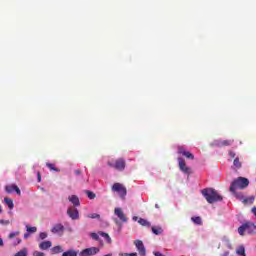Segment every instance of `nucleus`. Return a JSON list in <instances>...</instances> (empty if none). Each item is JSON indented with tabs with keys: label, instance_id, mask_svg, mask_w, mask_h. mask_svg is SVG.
I'll list each match as a JSON object with an SVG mask.
<instances>
[{
	"label": "nucleus",
	"instance_id": "obj_1",
	"mask_svg": "<svg viewBox=\"0 0 256 256\" xmlns=\"http://www.w3.org/2000/svg\"><path fill=\"white\" fill-rule=\"evenodd\" d=\"M203 197L206 199L207 203L213 204L217 201H223V196L217 193V190L213 188H206L201 191Z\"/></svg>",
	"mask_w": 256,
	"mask_h": 256
},
{
	"label": "nucleus",
	"instance_id": "obj_2",
	"mask_svg": "<svg viewBox=\"0 0 256 256\" xmlns=\"http://www.w3.org/2000/svg\"><path fill=\"white\" fill-rule=\"evenodd\" d=\"M247 187H249V179L245 177H238L232 181L230 185V192H235L237 189H247Z\"/></svg>",
	"mask_w": 256,
	"mask_h": 256
},
{
	"label": "nucleus",
	"instance_id": "obj_3",
	"mask_svg": "<svg viewBox=\"0 0 256 256\" xmlns=\"http://www.w3.org/2000/svg\"><path fill=\"white\" fill-rule=\"evenodd\" d=\"M238 233L241 237L245 236V233H248V235H256V225L251 222H246L238 228Z\"/></svg>",
	"mask_w": 256,
	"mask_h": 256
},
{
	"label": "nucleus",
	"instance_id": "obj_4",
	"mask_svg": "<svg viewBox=\"0 0 256 256\" xmlns=\"http://www.w3.org/2000/svg\"><path fill=\"white\" fill-rule=\"evenodd\" d=\"M107 165L112 169H116V171H125V167H127V162L125 161V158H118L114 162L108 161Z\"/></svg>",
	"mask_w": 256,
	"mask_h": 256
},
{
	"label": "nucleus",
	"instance_id": "obj_5",
	"mask_svg": "<svg viewBox=\"0 0 256 256\" xmlns=\"http://www.w3.org/2000/svg\"><path fill=\"white\" fill-rule=\"evenodd\" d=\"M112 191L118 193L121 199H125L127 195V188H125V186H123L121 183H114L112 186Z\"/></svg>",
	"mask_w": 256,
	"mask_h": 256
},
{
	"label": "nucleus",
	"instance_id": "obj_6",
	"mask_svg": "<svg viewBox=\"0 0 256 256\" xmlns=\"http://www.w3.org/2000/svg\"><path fill=\"white\" fill-rule=\"evenodd\" d=\"M178 167L182 173L185 175H191V168L187 166V163H185V159L183 158H178Z\"/></svg>",
	"mask_w": 256,
	"mask_h": 256
},
{
	"label": "nucleus",
	"instance_id": "obj_7",
	"mask_svg": "<svg viewBox=\"0 0 256 256\" xmlns=\"http://www.w3.org/2000/svg\"><path fill=\"white\" fill-rule=\"evenodd\" d=\"M114 215H116V217H118V219H119V221H121V223H127V221H129V218H127V215L125 214V212H123L122 208H115Z\"/></svg>",
	"mask_w": 256,
	"mask_h": 256
},
{
	"label": "nucleus",
	"instance_id": "obj_8",
	"mask_svg": "<svg viewBox=\"0 0 256 256\" xmlns=\"http://www.w3.org/2000/svg\"><path fill=\"white\" fill-rule=\"evenodd\" d=\"M178 155H183V157H186V159H191L192 161L195 159L193 153L187 151V149L183 146H178Z\"/></svg>",
	"mask_w": 256,
	"mask_h": 256
},
{
	"label": "nucleus",
	"instance_id": "obj_9",
	"mask_svg": "<svg viewBox=\"0 0 256 256\" xmlns=\"http://www.w3.org/2000/svg\"><path fill=\"white\" fill-rule=\"evenodd\" d=\"M134 245L137 248V251L139 252L140 256H145L146 255L145 245L143 244V241L135 240Z\"/></svg>",
	"mask_w": 256,
	"mask_h": 256
},
{
	"label": "nucleus",
	"instance_id": "obj_10",
	"mask_svg": "<svg viewBox=\"0 0 256 256\" xmlns=\"http://www.w3.org/2000/svg\"><path fill=\"white\" fill-rule=\"evenodd\" d=\"M67 215L73 219V221L79 219V210H77L75 207H70L67 210Z\"/></svg>",
	"mask_w": 256,
	"mask_h": 256
},
{
	"label": "nucleus",
	"instance_id": "obj_11",
	"mask_svg": "<svg viewBox=\"0 0 256 256\" xmlns=\"http://www.w3.org/2000/svg\"><path fill=\"white\" fill-rule=\"evenodd\" d=\"M5 191L6 193H13L15 191L17 195H21V189L15 184L5 186Z\"/></svg>",
	"mask_w": 256,
	"mask_h": 256
},
{
	"label": "nucleus",
	"instance_id": "obj_12",
	"mask_svg": "<svg viewBox=\"0 0 256 256\" xmlns=\"http://www.w3.org/2000/svg\"><path fill=\"white\" fill-rule=\"evenodd\" d=\"M87 256H93L97 255L99 253L100 249L99 247H90L82 250Z\"/></svg>",
	"mask_w": 256,
	"mask_h": 256
},
{
	"label": "nucleus",
	"instance_id": "obj_13",
	"mask_svg": "<svg viewBox=\"0 0 256 256\" xmlns=\"http://www.w3.org/2000/svg\"><path fill=\"white\" fill-rule=\"evenodd\" d=\"M53 247V243L51 241H43L39 244V249L42 251H47V249H51Z\"/></svg>",
	"mask_w": 256,
	"mask_h": 256
},
{
	"label": "nucleus",
	"instance_id": "obj_14",
	"mask_svg": "<svg viewBox=\"0 0 256 256\" xmlns=\"http://www.w3.org/2000/svg\"><path fill=\"white\" fill-rule=\"evenodd\" d=\"M68 201H70L74 207H79V205H81V201H79V197L77 195L69 196Z\"/></svg>",
	"mask_w": 256,
	"mask_h": 256
},
{
	"label": "nucleus",
	"instance_id": "obj_15",
	"mask_svg": "<svg viewBox=\"0 0 256 256\" xmlns=\"http://www.w3.org/2000/svg\"><path fill=\"white\" fill-rule=\"evenodd\" d=\"M63 231H65V226H63V224H56L51 229V232L54 233V234L63 233Z\"/></svg>",
	"mask_w": 256,
	"mask_h": 256
},
{
	"label": "nucleus",
	"instance_id": "obj_16",
	"mask_svg": "<svg viewBox=\"0 0 256 256\" xmlns=\"http://www.w3.org/2000/svg\"><path fill=\"white\" fill-rule=\"evenodd\" d=\"M231 193L234 195V197H236V199H238L242 203L245 200V196L243 195V192H237V190H234V192H231Z\"/></svg>",
	"mask_w": 256,
	"mask_h": 256
},
{
	"label": "nucleus",
	"instance_id": "obj_17",
	"mask_svg": "<svg viewBox=\"0 0 256 256\" xmlns=\"http://www.w3.org/2000/svg\"><path fill=\"white\" fill-rule=\"evenodd\" d=\"M52 255H59V253H63V247L61 246H54L51 248Z\"/></svg>",
	"mask_w": 256,
	"mask_h": 256
},
{
	"label": "nucleus",
	"instance_id": "obj_18",
	"mask_svg": "<svg viewBox=\"0 0 256 256\" xmlns=\"http://www.w3.org/2000/svg\"><path fill=\"white\" fill-rule=\"evenodd\" d=\"M234 140H223L218 143L219 147H229L233 145Z\"/></svg>",
	"mask_w": 256,
	"mask_h": 256
},
{
	"label": "nucleus",
	"instance_id": "obj_19",
	"mask_svg": "<svg viewBox=\"0 0 256 256\" xmlns=\"http://www.w3.org/2000/svg\"><path fill=\"white\" fill-rule=\"evenodd\" d=\"M152 233H154V235H161L163 233V228L160 226H153Z\"/></svg>",
	"mask_w": 256,
	"mask_h": 256
},
{
	"label": "nucleus",
	"instance_id": "obj_20",
	"mask_svg": "<svg viewBox=\"0 0 256 256\" xmlns=\"http://www.w3.org/2000/svg\"><path fill=\"white\" fill-rule=\"evenodd\" d=\"M191 221H193L195 225H203V220L199 216L192 217Z\"/></svg>",
	"mask_w": 256,
	"mask_h": 256
},
{
	"label": "nucleus",
	"instance_id": "obj_21",
	"mask_svg": "<svg viewBox=\"0 0 256 256\" xmlns=\"http://www.w3.org/2000/svg\"><path fill=\"white\" fill-rule=\"evenodd\" d=\"M4 202L6 203L9 209H13V207H15V204H13V200L8 197L4 198Z\"/></svg>",
	"mask_w": 256,
	"mask_h": 256
},
{
	"label": "nucleus",
	"instance_id": "obj_22",
	"mask_svg": "<svg viewBox=\"0 0 256 256\" xmlns=\"http://www.w3.org/2000/svg\"><path fill=\"white\" fill-rule=\"evenodd\" d=\"M254 201H255V197L254 196H250L248 198H244L242 203H244V205H247V204L253 205Z\"/></svg>",
	"mask_w": 256,
	"mask_h": 256
},
{
	"label": "nucleus",
	"instance_id": "obj_23",
	"mask_svg": "<svg viewBox=\"0 0 256 256\" xmlns=\"http://www.w3.org/2000/svg\"><path fill=\"white\" fill-rule=\"evenodd\" d=\"M138 223L143 227H151V222L147 221L146 219L140 218Z\"/></svg>",
	"mask_w": 256,
	"mask_h": 256
},
{
	"label": "nucleus",
	"instance_id": "obj_24",
	"mask_svg": "<svg viewBox=\"0 0 256 256\" xmlns=\"http://www.w3.org/2000/svg\"><path fill=\"white\" fill-rule=\"evenodd\" d=\"M233 165H234L235 169H241L242 164H241V161L239 160V157H236L234 159Z\"/></svg>",
	"mask_w": 256,
	"mask_h": 256
},
{
	"label": "nucleus",
	"instance_id": "obj_25",
	"mask_svg": "<svg viewBox=\"0 0 256 256\" xmlns=\"http://www.w3.org/2000/svg\"><path fill=\"white\" fill-rule=\"evenodd\" d=\"M62 256H77V251L70 249L62 254Z\"/></svg>",
	"mask_w": 256,
	"mask_h": 256
},
{
	"label": "nucleus",
	"instance_id": "obj_26",
	"mask_svg": "<svg viewBox=\"0 0 256 256\" xmlns=\"http://www.w3.org/2000/svg\"><path fill=\"white\" fill-rule=\"evenodd\" d=\"M46 166L50 171H55L56 173H59L61 171L59 168L55 167V164L47 163Z\"/></svg>",
	"mask_w": 256,
	"mask_h": 256
},
{
	"label": "nucleus",
	"instance_id": "obj_27",
	"mask_svg": "<svg viewBox=\"0 0 256 256\" xmlns=\"http://www.w3.org/2000/svg\"><path fill=\"white\" fill-rule=\"evenodd\" d=\"M98 235H100L101 237H104L107 243H111V237L109 236V234L105 232H98Z\"/></svg>",
	"mask_w": 256,
	"mask_h": 256
},
{
	"label": "nucleus",
	"instance_id": "obj_28",
	"mask_svg": "<svg viewBox=\"0 0 256 256\" xmlns=\"http://www.w3.org/2000/svg\"><path fill=\"white\" fill-rule=\"evenodd\" d=\"M237 255L245 256V247L244 246H239L238 249L236 250Z\"/></svg>",
	"mask_w": 256,
	"mask_h": 256
},
{
	"label": "nucleus",
	"instance_id": "obj_29",
	"mask_svg": "<svg viewBox=\"0 0 256 256\" xmlns=\"http://www.w3.org/2000/svg\"><path fill=\"white\" fill-rule=\"evenodd\" d=\"M87 218L88 219H101V215H99L97 213H92V214H88Z\"/></svg>",
	"mask_w": 256,
	"mask_h": 256
},
{
	"label": "nucleus",
	"instance_id": "obj_30",
	"mask_svg": "<svg viewBox=\"0 0 256 256\" xmlns=\"http://www.w3.org/2000/svg\"><path fill=\"white\" fill-rule=\"evenodd\" d=\"M85 193L88 199H95V197H97V195H95V193H93L92 191L86 190Z\"/></svg>",
	"mask_w": 256,
	"mask_h": 256
},
{
	"label": "nucleus",
	"instance_id": "obj_31",
	"mask_svg": "<svg viewBox=\"0 0 256 256\" xmlns=\"http://www.w3.org/2000/svg\"><path fill=\"white\" fill-rule=\"evenodd\" d=\"M21 235V232L20 231H16V232H11L9 235H8V239H14V237H17Z\"/></svg>",
	"mask_w": 256,
	"mask_h": 256
},
{
	"label": "nucleus",
	"instance_id": "obj_32",
	"mask_svg": "<svg viewBox=\"0 0 256 256\" xmlns=\"http://www.w3.org/2000/svg\"><path fill=\"white\" fill-rule=\"evenodd\" d=\"M14 256H27V248L20 250Z\"/></svg>",
	"mask_w": 256,
	"mask_h": 256
},
{
	"label": "nucleus",
	"instance_id": "obj_33",
	"mask_svg": "<svg viewBox=\"0 0 256 256\" xmlns=\"http://www.w3.org/2000/svg\"><path fill=\"white\" fill-rule=\"evenodd\" d=\"M90 237L94 240V241H99V234L92 232L90 234Z\"/></svg>",
	"mask_w": 256,
	"mask_h": 256
},
{
	"label": "nucleus",
	"instance_id": "obj_34",
	"mask_svg": "<svg viewBox=\"0 0 256 256\" xmlns=\"http://www.w3.org/2000/svg\"><path fill=\"white\" fill-rule=\"evenodd\" d=\"M28 233H37V227H29L27 226Z\"/></svg>",
	"mask_w": 256,
	"mask_h": 256
},
{
	"label": "nucleus",
	"instance_id": "obj_35",
	"mask_svg": "<svg viewBox=\"0 0 256 256\" xmlns=\"http://www.w3.org/2000/svg\"><path fill=\"white\" fill-rule=\"evenodd\" d=\"M47 233L46 232H41L40 234H39V239H41L42 241L44 240V239H47Z\"/></svg>",
	"mask_w": 256,
	"mask_h": 256
},
{
	"label": "nucleus",
	"instance_id": "obj_36",
	"mask_svg": "<svg viewBox=\"0 0 256 256\" xmlns=\"http://www.w3.org/2000/svg\"><path fill=\"white\" fill-rule=\"evenodd\" d=\"M228 155H229V157L231 158V159H235V157H236V153H235V151H232V150H230L229 152H228Z\"/></svg>",
	"mask_w": 256,
	"mask_h": 256
},
{
	"label": "nucleus",
	"instance_id": "obj_37",
	"mask_svg": "<svg viewBox=\"0 0 256 256\" xmlns=\"http://www.w3.org/2000/svg\"><path fill=\"white\" fill-rule=\"evenodd\" d=\"M33 256H45V253L39 252V251H34Z\"/></svg>",
	"mask_w": 256,
	"mask_h": 256
},
{
	"label": "nucleus",
	"instance_id": "obj_38",
	"mask_svg": "<svg viewBox=\"0 0 256 256\" xmlns=\"http://www.w3.org/2000/svg\"><path fill=\"white\" fill-rule=\"evenodd\" d=\"M9 223H10L9 220H3V219L0 220L1 225H9Z\"/></svg>",
	"mask_w": 256,
	"mask_h": 256
},
{
	"label": "nucleus",
	"instance_id": "obj_39",
	"mask_svg": "<svg viewBox=\"0 0 256 256\" xmlns=\"http://www.w3.org/2000/svg\"><path fill=\"white\" fill-rule=\"evenodd\" d=\"M226 245H227L228 249H232L231 241L229 239H226Z\"/></svg>",
	"mask_w": 256,
	"mask_h": 256
},
{
	"label": "nucleus",
	"instance_id": "obj_40",
	"mask_svg": "<svg viewBox=\"0 0 256 256\" xmlns=\"http://www.w3.org/2000/svg\"><path fill=\"white\" fill-rule=\"evenodd\" d=\"M74 173H75V175H81V170H79V169L75 170Z\"/></svg>",
	"mask_w": 256,
	"mask_h": 256
},
{
	"label": "nucleus",
	"instance_id": "obj_41",
	"mask_svg": "<svg viewBox=\"0 0 256 256\" xmlns=\"http://www.w3.org/2000/svg\"><path fill=\"white\" fill-rule=\"evenodd\" d=\"M252 213H253V215L256 217V207H253V208H252Z\"/></svg>",
	"mask_w": 256,
	"mask_h": 256
},
{
	"label": "nucleus",
	"instance_id": "obj_42",
	"mask_svg": "<svg viewBox=\"0 0 256 256\" xmlns=\"http://www.w3.org/2000/svg\"><path fill=\"white\" fill-rule=\"evenodd\" d=\"M5 244L3 243V238L0 237V247H3Z\"/></svg>",
	"mask_w": 256,
	"mask_h": 256
},
{
	"label": "nucleus",
	"instance_id": "obj_43",
	"mask_svg": "<svg viewBox=\"0 0 256 256\" xmlns=\"http://www.w3.org/2000/svg\"><path fill=\"white\" fill-rule=\"evenodd\" d=\"M128 256H137V252L128 253Z\"/></svg>",
	"mask_w": 256,
	"mask_h": 256
},
{
	"label": "nucleus",
	"instance_id": "obj_44",
	"mask_svg": "<svg viewBox=\"0 0 256 256\" xmlns=\"http://www.w3.org/2000/svg\"><path fill=\"white\" fill-rule=\"evenodd\" d=\"M79 256H87L84 252H83V250L79 253Z\"/></svg>",
	"mask_w": 256,
	"mask_h": 256
},
{
	"label": "nucleus",
	"instance_id": "obj_45",
	"mask_svg": "<svg viewBox=\"0 0 256 256\" xmlns=\"http://www.w3.org/2000/svg\"><path fill=\"white\" fill-rule=\"evenodd\" d=\"M38 181L40 182L41 181V173L38 172Z\"/></svg>",
	"mask_w": 256,
	"mask_h": 256
},
{
	"label": "nucleus",
	"instance_id": "obj_46",
	"mask_svg": "<svg viewBox=\"0 0 256 256\" xmlns=\"http://www.w3.org/2000/svg\"><path fill=\"white\" fill-rule=\"evenodd\" d=\"M29 238V233L24 234V239H28Z\"/></svg>",
	"mask_w": 256,
	"mask_h": 256
},
{
	"label": "nucleus",
	"instance_id": "obj_47",
	"mask_svg": "<svg viewBox=\"0 0 256 256\" xmlns=\"http://www.w3.org/2000/svg\"><path fill=\"white\" fill-rule=\"evenodd\" d=\"M114 222L116 223V225H119V220L117 218L114 219Z\"/></svg>",
	"mask_w": 256,
	"mask_h": 256
},
{
	"label": "nucleus",
	"instance_id": "obj_48",
	"mask_svg": "<svg viewBox=\"0 0 256 256\" xmlns=\"http://www.w3.org/2000/svg\"><path fill=\"white\" fill-rule=\"evenodd\" d=\"M120 256H129V253H122V254H119Z\"/></svg>",
	"mask_w": 256,
	"mask_h": 256
},
{
	"label": "nucleus",
	"instance_id": "obj_49",
	"mask_svg": "<svg viewBox=\"0 0 256 256\" xmlns=\"http://www.w3.org/2000/svg\"><path fill=\"white\" fill-rule=\"evenodd\" d=\"M19 243H21V239H17L16 245H19Z\"/></svg>",
	"mask_w": 256,
	"mask_h": 256
},
{
	"label": "nucleus",
	"instance_id": "obj_50",
	"mask_svg": "<svg viewBox=\"0 0 256 256\" xmlns=\"http://www.w3.org/2000/svg\"><path fill=\"white\" fill-rule=\"evenodd\" d=\"M222 256H229V252L224 253Z\"/></svg>",
	"mask_w": 256,
	"mask_h": 256
},
{
	"label": "nucleus",
	"instance_id": "obj_51",
	"mask_svg": "<svg viewBox=\"0 0 256 256\" xmlns=\"http://www.w3.org/2000/svg\"><path fill=\"white\" fill-rule=\"evenodd\" d=\"M0 213H3V208L1 207V205H0Z\"/></svg>",
	"mask_w": 256,
	"mask_h": 256
}]
</instances>
